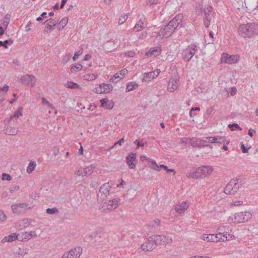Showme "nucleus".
I'll list each match as a JSON object with an SVG mask.
<instances>
[{"instance_id": "f257e3e1", "label": "nucleus", "mask_w": 258, "mask_h": 258, "mask_svg": "<svg viewBox=\"0 0 258 258\" xmlns=\"http://www.w3.org/2000/svg\"><path fill=\"white\" fill-rule=\"evenodd\" d=\"M238 34L242 37H251L258 34V25L254 23L241 24L238 28Z\"/></svg>"}, {"instance_id": "f03ea898", "label": "nucleus", "mask_w": 258, "mask_h": 258, "mask_svg": "<svg viewBox=\"0 0 258 258\" xmlns=\"http://www.w3.org/2000/svg\"><path fill=\"white\" fill-rule=\"evenodd\" d=\"M213 168L209 165H203L196 169V171L189 175L193 178H203L209 176L212 173Z\"/></svg>"}, {"instance_id": "7ed1b4c3", "label": "nucleus", "mask_w": 258, "mask_h": 258, "mask_svg": "<svg viewBox=\"0 0 258 258\" xmlns=\"http://www.w3.org/2000/svg\"><path fill=\"white\" fill-rule=\"evenodd\" d=\"M242 180L239 179H232L226 185L224 191L227 195L235 194L242 186Z\"/></svg>"}, {"instance_id": "20e7f679", "label": "nucleus", "mask_w": 258, "mask_h": 258, "mask_svg": "<svg viewBox=\"0 0 258 258\" xmlns=\"http://www.w3.org/2000/svg\"><path fill=\"white\" fill-rule=\"evenodd\" d=\"M101 208L105 212L116 209L120 204V199L115 198L112 200L107 199L106 201L102 202Z\"/></svg>"}, {"instance_id": "39448f33", "label": "nucleus", "mask_w": 258, "mask_h": 258, "mask_svg": "<svg viewBox=\"0 0 258 258\" xmlns=\"http://www.w3.org/2000/svg\"><path fill=\"white\" fill-rule=\"evenodd\" d=\"M112 184H113L112 181H110L104 183L100 187L99 191L98 193V198L99 200L103 202L104 201H106L107 199H108V196H109L110 194V190Z\"/></svg>"}, {"instance_id": "423d86ee", "label": "nucleus", "mask_w": 258, "mask_h": 258, "mask_svg": "<svg viewBox=\"0 0 258 258\" xmlns=\"http://www.w3.org/2000/svg\"><path fill=\"white\" fill-rule=\"evenodd\" d=\"M173 23V22H169L167 25L161 28L158 33V35L160 36H162L166 38L170 36L177 28L176 26H174Z\"/></svg>"}, {"instance_id": "0eeeda50", "label": "nucleus", "mask_w": 258, "mask_h": 258, "mask_svg": "<svg viewBox=\"0 0 258 258\" xmlns=\"http://www.w3.org/2000/svg\"><path fill=\"white\" fill-rule=\"evenodd\" d=\"M31 208L28 204L25 203L15 204L11 206L13 213L17 215L26 213Z\"/></svg>"}, {"instance_id": "6e6552de", "label": "nucleus", "mask_w": 258, "mask_h": 258, "mask_svg": "<svg viewBox=\"0 0 258 258\" xmlns=\"http://www.w3.org/2000/svg\"><path fill=\"white\" fill-rule=\"evenodd\" d=\"M198 50L197 46L195 44H191L183 49L182 52L183 59L186 61H188Z\"/></svg>"}, {"instance_id": "1a4fd4ad", "label": "nucleus", "mask_w": 258, "mask_h": 258, "mask_svg": "<svg viewBox=\"0 0 258 258\" xmlns=\"http://www.w3.org/2000/svg\"><path fill=\"white\" fill-rule=\"evenodd\" d=\"M251 214L249 212H241L234 215V222L236 223H244L251 218Z\"/></svg>"}, {"instance_id": "9d476101", "label": "nucleus", "mask_w": 258, "mask_h": 258, "mask_svg": "<svg viewBox=\"0 0 258 258\" xmlns=\"http://www.w3.org/2000/svg\"><path fill=\"white\" fill-rule=\"evenodd\" d=\"M153 235L150 236L147 240L145 241L141 245V249L144 251H152L156 248L157 243L155 239L152 238Z\"/></svg>"}, {"instance_id": "9b49d317", "label": "nucleus", "mask_w": 258, "mask_h": 258, "mask_svg": "<svg viewBox=\"0 0 258 258\" xmlns=\"http://www.w3.org/2000/svg\"><path fill=\"white\" fill-rule=\"evenodd\" d=\"M20 81L22 84L34 87L36 84V78L33 75H25L21 77Z\"/></svg>"}, {"instance_id": "f8f14e48", "label": "nucleus", "mask_w": 258, "mask_h": 258, "mask_svg": "<svg viewBox=\"0 0 258 258\" xmlns=\"http://www.w3.org/2000/svg\"><path fill=\"white\" fill-rule=\"evenodd\" d=\"M153 238L155 239V241L157 244H169L172 243V238L164 235H153Z\"/></svg>"}, {"instance_id": "ddd939ff", "label": "nucleus", "mask_w": 258, "mask_h": 258, "mask_svg": "<svg viewBox=\"0 0 258 258\" xmlns=\"http://www.w3.org/2000/svg\"><path fill=\"white\" fill-rule=\"evenodd\" d=\"M179 77L174 76L170 78L167 86V90L170 92H174L178 87Z\"/></svg>"}, {"instance_id": "4468645a", "label": "nucleus", "mask_w": 258, "mask_h": 258, "mask_svg": "<svg viewBox=\"0 0 258 258\" xmlns=\"http://www.w3.org/2000/svg\"><path fill=\"white\" fill-rule=\"evenodd\" d=\"M94 167L93 165L89 166H87L85 168H80L78 170L75 171V174L77 176H81L84 177L87 176L91 175L93 171Z\"/></svg>"}, {"instance_id": "2eb2a0df", "label": "nucleus", "mask_w": 258, "mask_h": 258, "mask_svg": "<svg viewBox=\"0 0 258 258\" xmlns=\"http://www.w3.org/2000/svg\"><path fill=\"white\" fill-rule=\"evenodd\" d=\"M82 249L80 247H76L65 252L61 258H79Z\"/></svg>"}, {"instance_id": "dca6fc26", "label": "nucleus", "mask_w": 258, "mask_h": 258, "mask_svg": "<svg viewBox=\"0 0 258 258\" xmlns=\"http://www.w3.org/2000/svg\"><path fill=\"white\" fill-rule=\"evenodd\" d=\"M239 58L237 55H228L226 53H223L221 57L222 62L228 64H232L237 62Z\"/></svg>"}, {"instance_id": "f3484780", "label": "nucleus", "mask_w": 258, "mask_h": 258, "mask_svg": "<svg viewBox=\"0 0 258 258\" xmlns=\"http://www.w3.org/2000/svg\"><path fill=\"white\" fill-rule=\"evenodd\" d=\"M136 154L133 153H130L126 157V162L131 169H134L137 164Z\"/></svg>"}, {"instance_id": "a211bd4d", "label": "nucleus", "mask_w": 258, "mask_h": 258, "mask_svg": "<svg viewBox=\"0 0 258 258\" xmlns=\"http://www.w3.org/2000/svg\"><path fill=\"white\" fill-rule=\"evenodd\" d=\"M113 89V86L109 84H102L99 85V87L96 88L97 93H108L111 92Z\"/></svg>"}, {"instance_id": "6ab92c4d", "label": "nucleus", "mask_w": 258, "mask_h": 258, "mask_svg": "<svg viewBox=\"0 0 258 258\" xmlns=\"http://www.w3.org/2000/svg\"><path fill=\"white\" fill-rule=\"evenodd\" d=\"M46 22H49L47 23V26L45 27L44 29V32L45 33H49L54 29V26L57 24L58 20L56 19V18L54 19L50 18L47 19V21L45 22V23Z\"/></svg>"}, {"instance_id": "aec40b11", "label": "nucleus", "mask_w": 258, "mask_h": 258, "mask_svg": "<svg viewBox=\"0 0 258 258\" xmlns=\"http://www.w3.org/2000/svg\"><path fill=\"white\" fill-rule=\"evenodd\" d=\"M127 70H126L125 69L122 70L121 71L116 73L114 75V76L112 77L110 79L109 81H110V82L117 83L125 76V75H126V74H127Z\"/></svg>"}, {"instance_id": "412c9836", "label": "nucleus", "mask_w": 258, "mask_h": 258, "mask_svg": "<svg viewBox=\"0 0 258 258\" xmlns=\"http://www.w3.org/2000/svg\"><path fill=\"white\" fill-rule=\"evenodd\" d=\"M188 207L189 205L186 202H182L175 206V210L176 212L180 214L184 213Z\"/></svg>"}, {"instance_id": "4be33fe9", "label": "nucleus", "mask_w": 258, "mask_h": 258, "mask_svg": "<svg viewBox=\"0 0 258 258\" xmlns=\"http://www.w3.org/2000/svg\"><path fill=\"white\" fill-rule=\"evenodd\" d=\"M101 106L106 109H111L114 106V102L109 100L107 98H103L100 100Z\"/></svg>"}, {"instance_id": "5701e85b", "label": "nucleus", "mask_w": 258, "mask_h": 258, "mask_svg": "<svg viewBox=\"0 0 258 258\" xmlns=\"http://www.w3.org/2000/svg\"><path fill=\"white\" fill-rule=\"evenodd\" d=\"M146 26L145 19H141L134 27V30L136 32L142 31Z\"/></svg>"}, {"instance_id": "b1692460", "label": "nucleus", "mask_w": 258, "mask_h": 258, "mask_svg": "<svg viewBox=\"0 0 258 258\" xmlns=\"http://www.w3.org/2000/svg\"><path fill=\"white\" fill-rule=\"evenodd\" d=\"M33 233H35V231H30L29 232L22 233L21 235L19 234V238L20 241H26L31 239L33 236Z\"/></svg>"}, {"instance_id": "393cba45", "label": "nucleus", "mask_w": 258, "mask_h": 258, "mask_svg": "<svg viewBox=\"0 0 258 258\" xmlns=\"http://www.w3.org/2000/svg\"><path fill=\"white\" fill-rule=\"evenodd\" d=\"M23 108L22 107H19V108L14 112V114L12 115L8 120V122H10L14 119H16L19 117L23 115L22 111Z\"/></svg>"}, {"instance_id": "a878e982", "label": "nucleus", "mask_w": 258, "mask_h": 258, "mask_svg": "<svg viewBox=\"0 0 258 258\" xmlns=\"http://www.w3.org/2000/svg\"><path fill=\"white\" fill-rule=\"evenodd\" d=\"M191 145L194 147H198V148H202L206 146H209V145H204L202 142V139L197 138L196 139H193L191 141Z\"/></svg>"}, {"instance_id": "bb28decb", "label": "nucleus", "mask_w": 258, "mask_h": 258, "mask_svg": "<svg viewBox=\"0 0 258 258\" xmlns=\"http://www.w3.org/2000/svg\"><path fill=\"white\" fill-rule=\"evenodd\" d=\"M217 236L214 234H204L203 239L208 242H217Z\"/></svg>"}, {"instance_id": "cd10ccee", "label": "nucleus", "mask_w": 258, "mask_h": 258, "mask_svg": "<svg viewBox=\"0 0 258 258\" xmlns=\"http://www.w3.org/2000/svg\"><path fill=\"white\" fill-rule=\"evenodd\" d=\"M155 73L150 72L146 73L143 74V77L142 78V81L145 82H148L150 81L152 79H154L155 76L154 75Z\"/></svg>"}, {"instance_id": "c85d7f7f", "label": "nucleus", "mask_w": 258, "mask_h": 258, "mask_svg": "<svg viewBox=\"0 0 258 258\" xmlns=\"http://www.w3.org/2000/svg\"><path fill=\"white\" fill-rule=\"evenodd\" d=\"M18 127L9 126L5 130V133L9 135L15 136L18 133Z\"/></svg>"}, {"instance_id": "c756f323", "label": "nucleus", "mask_w": 258, "mask_h": 258, "mask_svg": "<svg viewBox=\"0 0 258 258\" xmlns=\"http://www.w3.org/2000/svg\"><path fill=\"white\" fill-rule=\"evenodd\" d=\"M19 238V235H17L16 233H13L8 236H6L3 238L2 242L5 243L6 242H12L14 240Z\"/></svg>"}, {"instance_id": "7c9ffc66", "label": "nucleus", "mask_w": 258, "mask_h": 258, "mask_svg": "<svg viewBox=\"0 0 258 258\" xmlns=\"http://www.w3.org/2000/svg\"><path fill=\"white\" fill-rule=\"evenodd\" d=\"M29 249L27 248H19L18 251L14 252L15 257H19L20 255L24 256L28 253Z\"/></svg>"}, {"instance_id": "2f4dec72", "label": "nucleus", "mask_w": 258, "mask_h": 258, "mask_svg": "<svg viewBox=\"0 0 258 258\" xmlns=\"http://www.w3.org/2000/svg\"><path fill=\"white\" fill-rule=\"evenodd\" d=\"M161 49L160 47H157L151 48L150 51L147 52V55L157 56L160 54Z\"/></svg>"}, {"instance_id": "473e14b6", "label": "nucleus", "mask_w": 258, "mask_h": 258, "mask_svg": "<svg viewBox=\"0 0 258 258\" xmlns=\"http://www.w3.org/2000/svg\"><path fill=\"white\" fill-rule=\"evenodd\" d=\"M183 18V15L181 14L177 15L170 22H173V24L176 27L181 22Z\"/></svg>"}, {"instance_id": "72a5a7b5", "label": "nucleus", "mask_w": 258, "mask_h": 258, "mask_svg": "<svg viewBox=\"0 0 258 258\" xmlns=\"http://www.w3.org/2000/svg\"><path fill=\"white\" fill-rule=\"evenodd\" d=\"M161 221L158 219H156L150 222V223L148 224V227L150 228H156L160 226Z\"/></svg>"}, {"instance_id": "f704fd0d", "label": "nucleus", "mask_w": 258, "mask_h": 258, "mask_svg": "<svg viewBox=\"0 0 258 258\" xmlns=\"http://www.w3.org/2000/svg\"><path fill=\"white\" fill-rule=\"evenodd\" d=\"M68 23V18H63L58 23V28L59 29H63Z\"/></svg>"}, {"instance_id": "c9c22d12", "label": "nucleus", "mask_w": 258, "mask_h": 258, "mask_svg": "<svg viewBox=\"0 0 258 258\" xmlns=\"http://www.w3.org/2000/svg\"><path fill=\"white\" fill-rule=\"evenodd\" d=\"M66 86L69 88L75 89L80 88V86L78 84L76 83L68 81L66 83Z\"/></svg>"}, {"instance_id": "e433bc0d", "label": "nucleus", "mask_w": 258, "mask_h": 258, "mask_svg": "<svg viewBox=\"0 0 258 258\" xmlns=\"http://www.w3.org/2000/svg\"><path fill=\"white\" fill-rule=\"evenodd\" d=\"M36 166V164L35 162H30L27 168V172L29 173H31L35 169Z\"/></svg>"}, {"instance_id": "4c0bfd02", "label": "nucleus", "mask_w": 258, "mask_h": 258, "mask_svg": "<svg viewBox=\"0 0 258 258\" xmlns=\"http://www.w3.org/2000/svg\"><path fill=\"white\" fill-rule=\"evenodd\" d=\"M149 163H150V166L152 169L158 171L160 170L159 166L157 165L155 161L151 159Z\"/></svg>"}, {"instance_id": "58836bf2", "label": "nucleus", "mask_w": 258, "mask_h": 258, "mask_svg": "<svg viewBox=\"0 0 258 258\" xmlns=\"http://www.w3.org/2000/svg\"><path fill=\"white\" fill-rule=\"evenodd\" d=\"M138 85L136 82H130L126 86V89L128 91H132L138 87Z\"/></svg>"}, {"instance_id": "ea45409f", "label": "nucleus", "mask_w": 258, "mask_h": 258, "mask_svg": "<svg viewBox=\"0 0 258 258\" xmlns=\"http://www.w3.org/2000/svg\"><path fill=\"white\" fill-rule=\"evenodd\" d=\"M11 16L9 14H6L3 20V24L7 28L10 21Z\"/></svg>"}, {"instance_id": "a19ab883", "label": "nucleus", "mask_w": 258, "mask_h": 258, "mask_svg": "<svg viewBox=\"0 0 258 258\" xmlns=\"http://www.w3.org/2000/svg\"><path fill=\"white\" fill-rule=\"evenodd\" d=\"M46 213L49 215H53L55 214H58L59 213V211L56 207H54L53 208H48L46 209Z\"/></svg>"}, {"instance_id": "79ce46f5", "label": "nucleus", "mask_w": 258, "mask_h": 258, "mask_svg": "<svg viewBox=\"0 0 258 258\" xmlns=\"http://www.w3.org/2000/svg\"><path fill=\"white\" fill-rule=\"evenodd\" d=\"M215 235L217 236V242L220 241H224L227 239V237L226 235H222L220 233L216 234Z\"/></svg>"}, {"instance_id": "37998d69", "label": "nucleus", "mask_w": 258, "mask_h": 258, "mask_svg": "<svg viewBox=\"0 0 258 258\" xmlns=\"http://www.w3.org/2000/svg\"><path fill=\"white\" fill-rule=\"evenodd\" d=\"M13 43V41L11 40H6L4 42L2 41H0V46H3L5 48H8V44H12Z\"/></svg>"}, {"instance_id": "c03bdc74", "label": "nucleus", "mask_w": 258, "mask_h": 258, "mask_svg": "<svg viewBox=\"0 0 258 258\" xmlns=\"http://www.w3.org/2000/svg\"><path fill=\"white\" fill-rule=\"evenodd\" d=\"M96 77H97V76L93 74H86L84 76V78L85 80H90V81L95 80L96 78Z\"/></svg>"}, {"instance_id": "a18cd8bd", "label": "nucleus", "mask_w": 258, "mask_h": 258, "mask_svg": "<svg viewBox=\"0 0 258 258\" xmlns=\"http://www.w3.org/2000/svg\"><path fill=\"white\" fill-rule=\"evenodd\" d=\"M229 127L230 128L231 131H234L236 129H238L240 131L242 130V128L240 127L239 125L237 123H233L229 125Z\"/></svg>"}, {"instance_id": "49530a36", "label": "nucleus", "mask_w": 258, "mask_h": 258, "mask_svg": "<svg viewBox=\"0 0 258 258\" xmlns=\"http://www.w3.org/2000/svg\"><path fill=\"white\" fill-rule=\"evenodd\" d=\"M216 143L222 144L224 143L225 142V137H222L219 136H216Z\"/></svg>"}, {"instance_id": "de8ad7c7", "label": "nucleus", "mask_w": 258, "mask_h": 258, "mask_svg": "<svg viewBox=\"0 0 258 258\" xmlns=\"http://www.w3.org/2000/svg\"><path fill=\"white\" fill-rule=\"evenodd\" d=\"M128 17L127 15H122L118 19V24H122L124 22L126 21Z\"/></svg>"}, {"instance_id": "09e8293b", "label": "nucleus", "mask_w": 258, "mask_h": 258, "mask_svg": "<svg viewBox=\"0 0 258 258\" xmlns=\"http://www.w3.org/2000/svg\"><path fill=\"white\" fill-rule=\"evenodd\" d=\"M82 69V66L81 64L73 66L71 68V71L72 72H77L80 71Z\"/></svg>"}, {"instance_id": "8fccbe9b", "label": "nucleus", "mask_w": 258, "mask_h": 258, "mask_svg": "<svg viewBox=\"0 0 258 258\" xmlns=\"http://www.w3.org/2000/svg\"><path fill=\"white\" fill-rule=\"evenodd\" d=\"M42 103L43 104L46 105L48 107L50 108H53V106L52 104L47 100V99L44 97L42 98Z\"/></svg>"}, {"instance_id": "3c124183", "label": "nucleus", "mask_w": 258, "mask_h": 258, "mask_svg": "<svg viewBox=\"0 0 258 258\" xmlns=\"http://www.w3.org/2000/svg\"><path fill=\"white\" fill-rule=\"evenodd\" d=\"M123 142H124V138H122L121 139H120L119 141H118L117 142H115L113 146L109 148V150L112 149L115 146H116L118 144L119 146H121L122 143H123Z\"/></svg>"}, {"instance_id": "603ef678", "label": "nucleus", "mask_w": 258, "mask_h": 258, "mask_svg": "<svg viewBox=\"0 0 258 258\" xmlns=\"http://www.w3.org/2000/svg\"><path fill=\"white\" fill-rule=\"evenodd\" d=\"M240 147L241 149L242 150V151L243 153H247L248 152V150L250 149V147H249L248 148H246L244 146V145L243 144L242 142L240 143Z\"/></svg>"}, {"instance_id": "864d4df0", "label": "nucleus", "mask_w": 258, "mask_h": 258, "mask_svg": "<svg viewBox=\"0 0 258 258\" xmlns=\"http://www.w3.org/2000/svg\"><path fill=\"white\" fill-rule=\"evenodd\" d=\"M82 48L78 51L76 52L73 57V60L75 61L78 58V56L82 54Z\"/></svg>"}, {"instance_id": "5fc2aeb1", "label": "nucleus", "mask_w": 258, "mask_h": 258, "mask_svg": "<svg viewBox=\"0 0 258 258\" xmlns=\"http://www.w3.org/2000/svg\"><path fill=\"white\" fill-rule=\"evenodd\" d=\"M2 179L3 180H7L8 181H10L12 179V177H11V175L9 174L3 173Z\"/></svg>"}, {"instance_id": "6e6d98bb", "label": "nucleus", "mask_w": 258, "mask_h": 258, "mask_svg": "<svg viewBox=\"0 0 258 258\" xmlns=\"http://www.w3.org/2000/svg\"><path fill=\"white\" fill-rule=\"evenodd\" d=\"M7 217L3 212V211L0 210V221L4 222L6 220Z\"/></svg>"}, {"instance_id": "4d7b16f0", "label": "nucleus", "mask_w": 258, "mask_h": 258, "mask_svg": "<svg viewBox=\"0 0 258 258\" xmlns=\"http://www.w3.org/2000/svg\"><path fill=\"white\" fill-rule=\"evenodd\" d=\"M71 57V54H68L66 55V56H64L63 57L62 62H63L64 63H67V62H68L70 60Z\"/></svg>"}, {"instance_id": "13d9d810", "label": "nucleus", "mask_w": 258, "mask_h": 258, "mask_svg": "<svg viewBox=\"0 0 258 258\" xmlns=\"http://www.w3.org/2000/svg\"><path fill=\"white\" fill-rule=\"evenodd\" d=\"M20 188V186L18 185H15L10 188V191L12 193L15 191H18Z\"/></svg>"}, {"instance_id": "bf43d9fd", "label": "nucleus", "mask_w": 258, "mask_h": 258, "mask_svg": "<svg viewBox=\"0 0 258 258\" xmlns=\"http://www.w3.org/2000/svg\"><path fill=\"white\" fill-rule=\"evenodd\" d=\"M135 54V53L134 51H127L125 53V55L126 56H129V57H133V56H134Z\"/></svg>"}, {"instance_id": "052dcab7", "label": "nucleus", "mask_w": 258, "mask_h": 258, "mask_svg": "<svg viewBox=\"0 0 258 258\" xmlns=\"http://www.w3.org/2000/svg\"><path fill=\"white\" fill-rule=\"evenodd\" d=\"M9 87L7 85H5L3 87L0 88V92L5 91L7 92L9 90Z\"/></svg>"}, {"instance_id": "680f3d73", "label": "nucleus", "mask_w": 258, "mask_h": 258, "mask_svg": "<svg viewBox=\"0 0 258 258\" xmlns=\"http://www.w3.org/2000/svg\"><path fill=\"white\" fill-rule=\"evenodd\" d=\"M147 33L144 32L139 35V38L141 39H143L147 37Z\"/></svg>"}, {"instance_id": "e2e57ef3", "label": "nucleus", "mask_w": 258, "mask_h": 258, "mask_svg": "<svg viewBox=\"0 0 258 258\" xmlns=\"http://www.w3.org/2000/svg\"><path fill=\"white\" fill-rule=\"evenodd\" d=\"M216 136L215 137H210V140H209V143H216Z\"/></svg>"}, {"instance_id": "0e129e2a", "label": "nucleus", "mask_w": 258, "mask_h": 258, "mask_svg": "<svg viewBox=\"0 0 258 258\" xmlns=\"http://www.w3.org/2000/svg\"><path fill=\"white\" fill-rule=\"evenodd\" d=\"M140 159H141V161H148L149 162V161H150V160H151L148 157L144 156V155L141 156Z\"/></svg>"}, {"instance_id": "69168bd1", "label": "nucleus", "mask_w": 258, "mask_h": 258, "mask_svg": "<svg viewBox=\"0 0 258 258\" xmlns=\"http://www.w3.org/2000/svg\"><path fill=\"white\" fill-rule=\"evenodd\" d=\"M242 204H243L242 201H237L234 202L232 204V205H233L234 206H240V205H242Z\"/></svg>"}, {"instance_id": "338daca9", "label": "nucleus", "mask_w": 258, "mask_h": 258, "mask_svg": "<svg viewBox=\"0 0 258 258\" xmlns=\"http://www.w3.org/2000/svg\"><path fill=\"white\" fill-rule=\"evenodd\" d=\"M134 143L135 144H137V146H138V147H144V143H142L141 142H140L138 140H136L135 142H134Z\"/></svg>"}, {"instance_id": "774afa93", "label": "nucleus", "mask_w": 258, "mask_h": 258, "mask_svg": "<svg viewBox=\"0 0 258 258\" xmlns=\"http://www.w3.org/2000/svg\"><path fill=\"white\" fill-rule=\"evenodd\" d=\"M255 130H253L252 128H250L249 130H248V135L252 137L253 136V132H255Z\"/></svg>"}]
</instances>
